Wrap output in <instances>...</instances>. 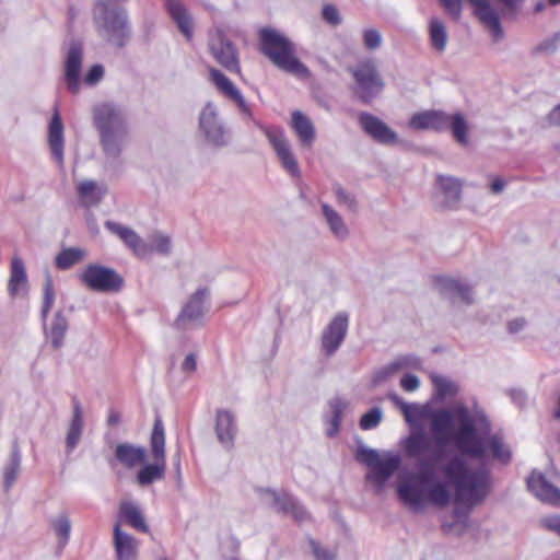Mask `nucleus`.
Masks as SVG:
<instances>
[{
	"label": "nucleus",
	"instance_id": "nucleus-15",
	"mask_svg": "<svg viewBox=\"0 0 560 560\" xmlns=\"http://www.w3.org/2000/svg\"><path fill=\"white\" fill-rule=\"evenodd\" d=\"M358 119L362 130L376 142L382 144H395L398 141L396 131L389 128L377 116L361 112Z\"/></svg>",
	"mask_w": 560,
	"mask_h": 560
},
{
	"label": "nucleus",
	"instance_id": "nucleus-40",
	"mask_svg": "<svg viewBox=\"0 0 560 560\" xmlns=\"http://www.w3.org/2000/svg\"><path fill=\"white\" fill-rule=\"evenodd\" d=\"M21 470V452L15 443L9 463L4 466L3 469V488L8 492L14 482L16 481L19 474Z\"/></svg>",
	"mask_w": 560,
	"mask_h": 560
},
{
	"label": "nucleus",
	"instance_id": "nucleus-24",
	"mask_svg": "<svg viewBox=\"0 0 560 560\" xmlns=\"http://www.w3.org/2000/svg\"><path fill=\"white\" fill-rule=\"evenodd\" d=\"M527 487L539 500L560 505V490L552 486L541 472L534 470L527 478Z\"/></svg>",
	"mask_w": 560,
	"mask_h": 560
},
{
	"label": "nucleus",
	"instance_id": "nucleus-22",
	"mask_svg": "<svg viewBox=\"0 0 560 560\" xmlns=\"http://www.w3.org/2000/svg\"><path fill=\"white\" fill-rule=\"evenodd\" d=\"M262 493L271 495L272 506L281 513L291 514L295 521L302 522L308 518V513L303 505L287 492L278 493L272 489H264Z\"/></svg>",
	"mask_w": 560,
	"mask_h": 560
},
{
	"label": "nucleus",
	"instance_id": "nucleus-6",
	"mask_svg": "<svg viewBox=\"0 0 560 560\" xmlns=\"http://www.w3.org/2000/svg\"><path fill=\"white\" fill-rule=\"evenodd\" d=\"M355 458L370 469L366 479L375 485L378 491L385 487L401 465V458L398 454L388 453L382 458L376 450L363 445L358 447Z\"/></svg>",
	"mask_w": 560,
	"mask_h": 560
},
{
	"label": "nucleus",
	"instance_id": "nucleus-12",
	"mask_svg": "<svg viewBox=\"0 0 560 560\" xmlns=\"http://www.w3.org/2000/svg\"><path fill=\"white\" fill-rule=\"evenodd\" d=\"M255 125L264 132L273 149L281 166L293 177H300L301 171L296 158L294 156L291 143L287 139L282 128L276 126H265L259 121Z\"/></svg>",
	"mask_w": 560,
	"mask_h": 560
},
{
	"label": "nucleus",
	"instance_id": "nucleus-36",
	"mask_svg": "<svg viewBox=\"0 0 560 560\" xmlns=\"http://www.w3.org/2000/svg\"><path fill=\"white\" fill-rule=\"evenodd\" d=\"M27 283V276L24 262L20 257H14L11 262V273L8 290L12 298H15Z\"/></svg>",
	"mask_w": 560,
	"mask_h": 560
},
{
	"label": "nucleus",
	"instance_id": "nucleus-10",
	"mask_svg": "<svg viewBox=\"0 0 560 560\" xmlns=\"http://www.w3.org/2000/svg\"><path fill=\"white\" fill-rule=\"evenodd\" d=\"M79 280L95 292H119L125 284L124 278L115 269L98 264H89L79 273Z\"/></svg>",
	"mask_w": 560,
	"mask_h": 560
},
{
	"label": "nucleus",
	"instance_id": "nucleus-26",
	"mask_svg": "<svg viewBox=\"0 0 560 560\" xmlns=\"http://www.w3.org/2000/svg\"><path fill=\"white\" fill-rule=\"evenodd\" d=\"M423 482L413 479L411 476L407 481L400 482L397 487L399 499L410 509L417 511L424 504Z\"/></svg>",
	"mask_w": 560,
	"mask_h": 560
},
{
	"label": "nucleus",
	"instance_id": "nucleus-9",
	"mask_svg": "<svg viewBox=\"0 0 560 560\" xmlns=\"http://www.w3.org/2000/svg\"><path fill=\"white\" fill-rule=\"evenodd\" d=\"M445 11L454 19L458 20L462 15L463 0H439ZM476 9V14L480 22L489 28L493 40L499 42L503 37L500 16L497 10L488 0H468Z\"/></svg>",
	"mask_w": 560,
	"mask_h": 560
},
{
	"label": "nucleus",
	"instance_id": "nucleus-50",
	"mask_svg": "<svg viewBox=\"0 0 560 560\" xmlns=\"http://www.w3.org/2000/svg\"><path fill=\"white\" fill-rule=\"evenodd\" d=\"M172 249V240L170 236L162 234L160 232L154 233L151 236V250H154L161 255H168Z\"/></svg>",
	"mask_w": 560,
	"mask_h": 560
},
{
	"label": "nucleus",
	"instance_id": "nucleus-56",
	"mask_svg": "<svg viewBox=\"0 0 560 560\" xmlns=\"http://www.w3.org/2000/svg\"><path fill=\"white\" fill-rule=\"evenodd\" d=\"M310 544L317 560H335L336 555L334 552L322 548L315 540H311Z\"/></svg>",
	"mask_w": 560,
	"mask_h": 560
},
{
	"label": "nucleus",
	"instance_id": "nucleus-35",
	"mask_svg": "<svg viewBox=\"0 0 560 560\" xmlns=\"http://www.w3.org/2000/svg\"><path fill=\"white\" fill-rule=\"evenodd\" d=\"M68 330V320L62 311H58L49 328L45 327L46 337L50 340L54 349H59L63 345V338Z\"/></svg>",
	"mask_w": 560,
	"mask_h": 560
},
{
	"label": "nucleus",
	"instance_id": "nucleus-2",
	"mask_svg": "<svg viewBox=\"0 0 560 560\" xmlns=\"http://www.w3.org/2000/svg\"><path fill=\"white\" fill-rule=\"evenodd\" d=\"M456 416L459 421L457 430L452 434V441L462 456L467 455L472 458L481 459L489 451L492 457L503 464L511 459V452L503 443L500 435L493 434L485 440L491 431V424L487 417L481 413L477 416L481 434H478L474 418L467 407L462 406L456 409Z\"/></svg>",
	"mask_w": 560,
	"mask_h": 560
},
{
	"label": "nucleus",
	"instance_id": "nucleus-19",
	"mask_svg": "<svg viewBox=\"0 0 560 560\" xmlns=\"http://www.w3.org/2000/svg\"><path fill=\"white\" fill-rule=\"evenodd\" d=\"M104 226L131 249L136 256L144 257L149 254L148 245L131 228L110 220L105 221Z\"/></svg>",
	"mask_w": 560,
	"mask_h": 560
},
{
	"label": "nucleus",
	"instance_id": "nucleus-34",
	"mask_svg": "<svg viewBox=\"0 0 560 560\" xmlns=\"http://www.w3.org/2000/svg\"><path fill=\"white\" fill-rule=\"evenodd\" d=\"M431 431L435 435L439 443H445L446 435L453 429V415L448 409H439L430 415Z\"/></svg>",
	"mask_w": 560,
	"mask_h": 560
},
{
	"label": "nucleus",
	"instance_id": "nucleus-27",
	"mask_svg": "<svg viewBox=\"0 0 560 560\" xmlns=\"http://www.w3.org/2000/svg\"><path fill=\"white\" fill-rule=\"evenodd\" d=\"M114 548L117 560H136L138 557V541L133 536L124 532L120 524L114 526Z\"/></svg>",
	"mask_w": 560,
	"mask_h": 560
},
{
	"label": "nucleus",
	"instance_id": "nucleus-58",
	"mask_svg": "<svg viewBox=\"0 0 560 560\" xmlns=\"http://www.w3.org/2000/svg\"><path fill=\"white\" fill-rule=\"evenodd\" d=\"M541 523L547 529L560 535V516H547L541 520Z\"/></svg>",
	"mask_w": 560,
	"mask_h": 560
},
{
	"label": "nucleus",
	"instance_id": "nucleus-64",
	"mask_svg": "<svg viewBox=\"0 0 560 560\" xmlns=\"http://www.w3.org/2000/svg\"><path fill=\"white\" fill-rule=\"evenodd\" d=\"M546 9V4L544 2H537L534 7L535 13H540Z\"/></svg>",
	"mask_w": 560,
	"mask_h": 560
},
{
	"label": "nucleus",
	"instance_id": "nucleus-25",
	"mask_svg": "<svg viewBox=\"0 0 560 560\" xmlns=\"http://www.w3.org/2000/svg\"><path fill=\"white\" fill-rule=\"evenodd\" d=\"M48 145L54 160L63 166V124L58 109L55 110L48 127Z\"/></svg>",
	"mask_w": 560,
	"mask_h": 560
},
{
	"label": "nucleus",
	"instance_id": "nucleus-20",
	"mask_svg": "<svg viewBox=\"0 0 560 560\" xmlns=\"http://www.w3.org/2000/svg\"><path fill=\"white\" fill-rule=\"evenodd\" d=\"M83 50L79 43H72L69 47L65 63V80L68 90L77 94L80 90V73Z\"/></svg>",
	"mask_w": 560,
	"mask_h": 560
},
{
	"label": "nucleus",
	"instance_id": "nucleus-33",
	"mask_svg": "<svg viewBox=\"0 0 560 560\" xmlns=\"http://www.w3.org/2000/svg\"><path fill=\"white\" fill-rule=\"evenodd\" d=\"M291 125L302 145L312 147L316 135L311 119L302 112L295 110L292 113Z\"/></svg>",
	"mask_w": 560,
	"mask_h": 560
},
{
	"label": "nucleus",
	"instance_id": "nucleus-30",
	"mask_svg": "<svg viewBox=\"0 0 560 560\" xmlns=\"http://www.w3.org/2000/svg\"><path fill=\"white\" fill-rule=\"evenodd\" d=\"M118 517L138 532H149V526L144 516L135 502L121 501L119 504Z\"/></svg>",
	"mask_w": 560,
	"mask_h": 560
},
{
	"label": "nucleus",
	"instance_id": "nucleus-29",
	"mask_svg": "<svg viewBox=\"0 0 560 560\" xmlns=\"http://www.w3.org/2000/svg\"><path fill=\"white\" fill-rule=\"evenodd\" d=\"M166 9L180 33L190 40L192 38V19L180 0H166Z\"/></svg>",
	"mask_w": 560,
	"mask_h": 560
},
{
	"label": "nucleus",
	"instance_id": "nucleus-28",
	"mask_svg": "<svg viewBox=\"0 0 560 560\" xmlns=\"http://www.w3.org/2000/svg\"><path fill=\"white\" fill-rule=\"evenodd\" d=\"M436 182L443 195V207L447 209L456 208L462 199V182L458 178L445 175H439Z\"/></svg>",
	"mask_w": 560,
	"mask_h": 560
},
{
	"label": "nucleus",
	"instance_id": "nucleus-4",
	"mask_svg": "<svg viewBox=\"0 0 560 560\" xmlns=\"http://www.w3.org/2000/svg\"><path fill=\"white\" fill-rule=\"evenodd\" d=\"M259 50L280 70L301 78L310 75L308 68L296 57L295 45L278 30L259 31Z\"/></svg>",
	"mask_w": 560,
	"mask_h": 560
},
{
	"label": "nucleus",
	"instance_id": "nucleus-39",
	"mask_svg": "<svg viewBox=\"0 0 560 560\" xmlns=\"http://www.w3.org/2000/svg\"><path fill=\"white\" fill-rule=\"evenodd\" d=\"M389 398L401 410L406 422L410 424H413L416 421L424 419L428 416V410L423 406L408 404L396 394H390Z\"/></svg>",
	"mask_w": 560,
	"mask_h": 560
},
{
	"label": "nucleus",
	"instance_id": "nucleus-51",
	"mask_svg": "<svg viewBox=\"0 0 560 560\" xmlns=\"http://www.w3.org/2000/svg\"><path fill=\"white\" fill-rule=\"evenodd\" d=\"M332 190L339 205L347 207L352 212L357 211L358 202L352 194L348 192L338 184L334 185Z\"/></svg>",
	"mask_w": 560,
	"mask_h": 560
},
{
	"label": "nucleus",
	"instance_id": "nucleus-38",
	"mask_svg": "<svg viewBox=\"0 0 560 560\" xmlns=\"http://www.w3.org/2000/svg\"><path fill=\"white\" fill-rule=\"evenodd\" d=\"M429 448L430 441L422 430L412 431L405 440V451L410 458H419Z\"/></svg>",
	"mask_w": 560,
	"mask_h": 560
},
{
	"label": "nucleus",
	"instance_id": "nucleus-37",
	"mask_svg": "<svg viewBox=\"0 0 560 560\" xmlns=\"http://www.w3.org/2000/svg\"><path fill=\"white\" fill-rule=\"evenodd\" d=\"M419 363L420 360L416 357L399 358L396 361L376 371L373 376V384L378 385L388 380L393 374L398 372L400 369L406 366H417Z\"/></svg>",
	"mask_w": 560,
	"mask_h": 560
},
{
	"label": "nucleus",
	"instance_id": "nucleus-41",
	"mask_svg": "<svg viewBox=\"0 0 560 560\" xmlns=\"http://www.w3.org/2000/svg\"><path fill=\"white\" fill-rule=\"evenodd\" d=\"M322 211L332 234L338 238L347 237L349 231L341 215L327 203H322Z\"/></svg>",
	"mask_w": 560,
	"mask_h": 560
},
{
	"label": "nucleus",
	"instance_id": "nucleus-16",
	"mask_svg": "<svg viewBox=\"0 0 560 560\" xmlns=\"http://www.w3.org/2000/svg\"><path fill=\"white\" fill-rule=\"evenodd\" d=\"M199 126L209 142L215 145L226 143L225 129L219 119L217 107L211 102L201 110Z\"/></svg>",
	"mask_w": 560,
	"mask_h": 560
},
{
	"label": "nucleus",
	"instance_id": "nucleus-1",
	"mask_svg": "<svg viewBox=\"0 0 560 560\" xmlns=\"http://www.w3.org/2000/svg\"><path fill=\"white\" fill-rule=\"evenodd\" d=\"M418 474L412 475L429 483L427 495L430 503L444 508L451 502L448 487L454 490V501L465 506H475L485 501L490 492V474L485 468H470L462 455H455L440 468L444 481L435 480V466L425 458H417Z\"/></svg>",
	"mask_w": 560,
	"mask_h": 560
},
{
	"label": "nucleus",
	"instance_id": "nucleus-13",
	"mask_svg": "<svg viewBox=\"0 0 560 560\" xmlns=\"http://www.w3.org/2000/svg\"><path fill=\"white\" fill-rule=\"evenodd\" d=\"M208 295L209 290L207 288L198 289L183 306L174 326L177 329L187 330L199 325L206 314L205 301Z\"/></svg>",
	"mask_w": 560,
	"mask_h": 560
},
{
	"label": "nucleus",
	"instance_id": "nucleus-11",
	"mask_svg": "<svg viewBox=\"0 0 560 560\" xmlns=\"http://www.w3.org/2000/svg\"><path fill=\"white\" fill-rule=\"evenodd\" d=\"M209 50L214 60L226 71L241 74V63L237 48L222 28L209 33Z\"/></svg>",
	"mask_w": 560,
	"mask_h": 560
},
{
	"label": "nucleus",
	"instance_id": "nucleus-14",
	"mask_svg": "<svg viewBox=\"0 0 560 560\" xmlns=\"http://www.w3.org/2000/svg\"><path fill=\"white\" fill-rule=\"evenodd\" d=\"M349 326V316L340 312L329 322L322 334V348L327 357L332 355L343 342Z\"/></svg>",
	"mask_w": 560,
	"mask_h": 560
},
{
	"label": "nucleus",
	"instance_id": "nucleus-63",
	"mask_svg": "<svg viewBox=\"0 0 560 560\" xmlns=\"http://www.w3.org/2000/svg\"><path fill=\"white\" fill-rule=\"evenodd\" d=\"M119 422H120V413L115 410H110L108 418H107L108 425L114 427V425L119 424Z\"/></svg>",
	"mask_w": 560,
	"mask_h": 560
},
{
	"label": "nucleus",
	"instance_id": "nucleus-61",
	"mask_svg": "<svg viewBox=\"0 0 560 560\" xmlns=\"http://www.w3.org/2000/svg\"><path fill=\"white\" fill-rule=\"evenodd\" d=\"M505 187V182L501 177H494L490 184V190L493 194H500Z\"/></svg>",
	"mask_w": 560,
	"mask_h": 560
},
{
	"label": "nucleus",
	"instance_id": "nucleus-52",
	"mask_svg": "<svg viewBox=\"0 0 560 560\" xmlns=\"http://www.w3.org/2000/svg\"><path fill=\"white\" fill-rule=\"evenodd\" d=\"M382 420V410L380 408H372L364 413L360 420V428L362 430H371L376 428Z\"/></svg>",
	"mask_w": 560,
	"mask_h": 560
},
{
	"label": "nucleus",
	"instance_id": "nucleus-18",
	"mask_svg": "<svg viewBox=\"0 0 560 560\" xmlns=\"http://www.w3.org/2000/svg\"><path fill=\"white\" fill-rule=\"evenodd\" d=\"M434 288L443 296L454 301L460 299L465 304L469 305L474 302L472 289L458 279L446 276H439L434 278Z\"/></svg>",
	"mask_w": 560,
	"mask_h": 560
},
{
	"label": "nucleus",
	"instance_id": "nucleus-45",
	"mask_svg": "<svg viewBox=\"0 0 560 560\" xmlns=\"http://www.w3.org/2000/svg\"><path fill=\"white\" fill-rule=\"evenodd\" d=\"M78 192L86 207L98 205L104 194L103 191L97 190L96 183L94 180H84L80 183L78 186Z\"/></svg>",
	"mask_w": 560,
	"mask_h": 560
},
{
	"label": "nucleus",
	"instance_id": "nucleus-3",
	"mask_svg": "<svg viewBox=\"0 0 560 560\" xmlns=\"http://www.w3.org/2000/svg\"><path fill=\"white\" fill-rule=\"evenodd\" d=\"M93 119L103 151L107 156L117 159L128 136L124 112L112 103H104L94 107Z\"/></svg>",
	"mask_w": 560,
	"mask_h": 560
},
{
	"label": "nucleus",
	"instance_id": "nucleus-23",
	"mask_svg": "<svg viewBox=\"0 0 560 560\" xmlns=\"http://www.w3.org/2000/svg\"><path fill=\"white\" fill-rule=\"evenodd\" d=\"M450 115L442 110H424L412 115L409 126L416 130H448Z\"/></svg>",
	"mask_w": 560,
	"mask_h": 560
},
{
	"label": "nucleus",
	"instance_id": "nucleus-53",
	"mask_svg": "<svg viewBox=\"0 0 560 560\" xmlns=\"http://www.w3.org/2000/svg\"><path fill=\"white\" fill-rule=\"evenodd\" d=\"M363 43L368 49H376L382 44V36L375 28L365 30L363 32Z\"/></svg>",
	"mask_w": 560,
	"mask_h": 560
},
{
	"label": "nucleus",
	"instance_id": "nucleus-55",
	"mask_svg": "<svg viewBox=\"0 0 560 560\" xmlns=\"http://www.w3.org/2000/svg\"><path fill=\"white\" fill-rule=\"evenodd\" d=\"M323 18L326 22H328L331 25H338L341 22L339 11L332 4H327L324 7Z\"/></svg>",
	"mask_w": 560,
	"mask_h": 560
},
{
	"label": "nucleus",
	"instance_id": "nucleus-42",
	"mask_svg": "<svg viewBox=\"0 0 560 560\" xmlns=\"http://www.w3.org/2000/svg\"><path fill=\"white\" fill-rule=\"evenodd\" d=\"M86 253L79 247H69L62 249L55 259V264L60 270H68L84 259Z\"/></svg>",
	"mask_w": 560,
	"mask_h": 560
},
{
	"label": "nucleus",
	"instance_id": "nucleus-17",
	"mask_svg": "<svg viewBox=\"0 0 560 560\" xmlns=\"http://www.w3.org/2000/svg\"><path fill=\"white\" fill-rule=\"evenodd\" d=\"M211 81L217 86V89L230 101L234 102L240 112L250 119H254L253 112L250 106L246 103L240 90L234 85V83L223 74L219 69L211 68L209 70Z\"/></svg>",
	"mask_w": 560,
	"mask_h": 560
},
{
	"label": "nucleus",
	"instance_id": "nucleus-49",
	"mask_svg": "<svg viewBox=\"0 0 560 560\" xmlns=\"http://www.w3.org/2000/svg\"><path fill=\"white\" fill-rule=\"evenodd\" d=\"M44 296L42 305V318L45 322L55 302V290L51 277L48 275L44 283Z\"/></svg>",
	"mask_w": 560,
	"mask_h": 560
},
{
	"label": "nucleus",
	"instance_id": "nucleus-43",
	"mask_svg": "<svg viewBox=\"0 0 560 560\" xmlns=\"http://www.w3.org/2000/svg\"><path fill=\"white\" fill-rule=\"evenodd\" d=\"M329 407L331 411V417L328 421L330 427L327 430V435L329 438H332L338 433L340 429L342 415L346 408L348 407V402L340 397H334L329 400Z\"/></svg>",
	"mask_w": 560,
	"mask_h": 560
},
{
	"label": "nucleus",
	"instance_id": "nucleus-5",
	"mask_svg": "<svg viewBox=\"0 0 560 560\" xmlns=\"http://www.w3.org/2000/svg\"><path fill=\"white\" fill-rule=\"evenodd\" d=\"M93 21L98 36L107 44L122 48L130 40L129 19L124 8L101 3Z\"/></svg>",
	"mask_w": 560,
	"mask_h": 560
},
{
	"label": "nucleus",
	"instance_id": "nucleus-54",
	"mask_svg": "<svg viewBox=\"0 0 560 560\" xmlns=\"http://www.w3.org/2000/svg\"><path fill=\"white\" fill-rule=\"evenodd\" d=\"M104 75V68L102 65H94L91 67L84 78V82L89 85H95L101 81Z\"/></svg>",
	"mask_w": 560,
	"mask_h": 560
},
{
	"label": "nucleus",
	"instance_id": "nucleus-57",
	"mask_svg": "<svg viewBox=\"0 0 560 560\" xmlns=\"http://www.w3.org/2000/svg\"><path fill=\"white\" fill-rule=\"evenodd\" d=\"M419 385H420V381H419L418 376H416L413 374H406L400 380V386L406 392H413V390L418 389Z\"/></svg>",
	"mask_w": 560,
	"mask_h": 560
},
{
	"label": "nucleus",
	"instance_id": "nucleus-44",
	"mask_svg": "<svg viewBox=\"0 0 560 560\" xmlns=\"http://www.w3.org/2000/svg\"><path fill=\"white\" fill-rule=\"evenodd\" d=\"M429 33L432 47L440 52L444 51L447 44V32L443 22L439 19H431Z\"/></svg>",
	"mask_w": 560,
	"mask_h": 560
},
{
	"label": "nucleus",
	"instance_id": "nucleus-32",
	"mask_svg": "<svg viewBox=\"0 0 560 560\" xmlns=\"http://www.w3.org/2000/svg\"><path fill=\"white\" fill-rule=\"evenodd\" d=\"M83 432V410L78 399L73 400L72 417L69 423L66 446L67 451L72 452L79 444Z\"/></svg>",
	"mask_w": 560,
	"mask_h": 560
},
{
	"label": "nucleus",
	"instance_id": "nucleus-8",
	"mask_svg": "<svg viewBox=\"0 0 560 560\" xmlns=\"http://www.w3.org/2000/svg\"><path fill=\"white\" fill-rule=\"evenodd\" d=\"M151 453L154 464L143 466L137 474V481L140 486L145 487L154 481L161 480L165 476V434L161 419H156L150 439Z\"/></svg>",
	"mask_w": 560,
	"mask_h": 560
},
{
	"label": "nucleus",
	"instance_id": "nucleus-62",
	"mask_svg": "<svg viewBox=\"0 0 560 560\" xmlns=\"http://www.w3.org/2000/svg\"><path fill=\"white\" fill-rule=\"evenodd\" d=\"M548 120L552 125L560 126V104L557 105L548 115Z\"/></svg>",
	"mask_w": 560,
	"mask_h": 560
},
{
	"label": "nucleus",
	"instance_id": "nucleus-59",
	"mask_svg": "<svg viewBox=\"0 0 560 560\" xmlns=\"http://www.w3.org/2000/svg\"><path fill=\"white\" fill-rule=\"evenodd\" d=\"M197 369V359L194 353H189L186 355L185 360L182 363V371L184 373H194Z\"/></svg>",
	"mask_w": 560,
	"mask_h": 560
},
{
	"label": "nucleus",
	"instance_id": "nucleus-47",
	"mask_svg": "<svg viewBox=\"0 0 560 560\" xmlns=\"http://www.w3.org/2000/svg\"><path fill=\"white\" fill-rule=\"evenodd\" d=\"M448 129L452 131L454 138L460 143H467V130L468 126L460 113H457L453 116L450 115V125Z\"/></svg>",
	"mask_w": 560,
	"mask_h": 560
},
{
	"label": "nucleus",
	"instance_id": "nucleus-60",
	"mask_svg": "<svg viewBox=\"0 0 560 560\" xmlns=\"http://www.w3.org/2000/svg\"><path fill=\"white\" fill-rule=\"evenodd\" d=\"M526 325V322L524 318H515L508 324L509 331L511 334L518 332L522 330Z\"/></svg>",
	"mask_w": 560,
	"mask_h": 560
},
{
	"label": "nucleus",
	"instance_id": "nucleus-48",
	"mask_svg": "<svg viewBox=\"0 0 560 560\" xmlns=\"http://www.w3.org/2000/svg\"><path fill=\"white\" fill-rule=\"evenodd\" d=\"M51 527L60 538V547H65L70 538L71 523L67 514H61L51 521Z\"/></svg>",
	"mask_w": 560,
	"mask_h": 560
},
{
	"label": "nucleus",
	"instance_id": "nucleus-31",
	"mask_svg": "<svg viewBox=\"0 0 560 560\" xmlns=\"http://www.w3.org/2000/svg\"><path fill=\"white\" fill-rule=\"evenodd\" d=\"M115 459L131 469L145 460V450L129 443H120L115 448Z\"/></svg>",
	"mask_w": 560,
	"mask_h": 560
},
{
	"label": "nucleus",
	"instance_id": "nucleus-7",
	"mask_svg": "<svg viewBox=\"0 0 560 560\" xmlns=\"http://www.w3.org/2000/svg\"><path fill=\"white\" fill-rule=\"evenodd\" d=\"M348 71L355 83L353 93L362 103L370 104L383 92L385 83L372 59L362 60Z\"/></svg>",
	"mask_w": 560,
	"mask_h": 560
},
{
	"label": "nucleus",
	"instance_id": "nucleus-46",
	"mask_svg": "<svg viewBox=\"0 0 560 560\" xmlns=\"http://www.w3.org/2000/svg\"><path fill=\"white\" fill-rule=\"evenodd\" d=\"M431 381L440 399L454 396L458 390L457 385L445 376L434 374L431 376Z\"/></svg>",
	"mask_w": 560,
	"mask_h": 560
},
{
	"label": "nucleus",
	"instance_id": "nucleus-21",
	"mask_svg": "<svg viewBox=\"0 0 560 560\" xmlns=\"http://www.w3.org/2000/svg\"><path fill=\"white\" fill-rule=\"evenodd\" d=\"M214 431L220 444L231 450L234 446L237 433V423L234 413L228 409H218L215 411Z\"/></svg>",
	"mask_w": 560,
	"mask_h": 560
}]
</instances>
